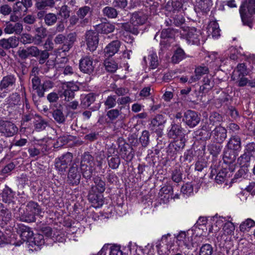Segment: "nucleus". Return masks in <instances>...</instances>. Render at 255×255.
Segmentation results:
<instances>
[{
	"label": "nucleus",
	"instance_id": "nucleus-15",
	"mask_svg": "<svg viewBox=\"0 0 255 255\" xmlns=\"http://www.w3.org/2000/svg\"><path fill=\"white\" fill-rule=\"evenodd\" d=\"M184 129L180 125L176 124L172 122L170 129L168 130L167 135L170 138L175 139L177 137H184Z\"/></svg>",
	"mask_w": 255,
	"mask_h": 255
},
{
	"label": "nucleus",
	"instance_id": "nucleus-5",
	"mask_svg": "<svg viewBox=\"0 0 255 255\" xmlns=\"http://www.w3.org/2000/svg\"><path fill=\"white\" fill-rule=\"evenodd\" d=\"M76 39L75 33H70L66 36L62 34L56 35L54 39V43L56 45H62L58 50H61L63 52L68 51L73 46Z\"/></svg>",
	"mask_w": 255,
	"mask_h": 255
},
{
	"label": "nucleus",
	"instance_id": "nucleus-51",
	"mask_svg": "<svg viewBox=\"0 0 255 255\" xmlns=\"http://www.w3.org/2000/svg\"><path fill=\"white\" fill-rule=\"evenodd\" d=\"M122 27L127 31L133 34L136 35L138 33L137 25H133L130 22V23H123Z\"/></svg>",
	"mask_w": 255,
	"mask_h": 255
},
{
	"label": "nucleus",
	"instance_id": "nucleus-31",
	"mask_svg": "<svg viewBox=\"0 0 255 255\" xmlns=\"http://www.w3.org/2000/svg\"><path fill=\"white\" fill-rule=\"evenodd\" d=\"M166 122L165 118L162 115H157L151 121L150 128L154 130V128L159 127L163 126Z\"/></svg>",
	"mask_w": 255,
	"mask_h": 255
},
{
	"label": "nucleus",
	"instance_id": "nucleus-44",
	"mask_svg": "<svg viewBox=\"0 0 255 255\" xmlns=\"http://www.w3.org/2000/svg\"><path fill=\"white\" fill-rule=\"evenodd\" d=\"M213 253V247L209 244H205L200 247L199 255H212Z\"/></svg>",
	"mask_w": 255,
	"mask_h": 255
},
{
	"label": "nucleus",
	"instance_id": "nucleus-14",
	"mask_svg": "<svg viewBox=\"0 0 255 255\" xmlns=\"http://www.w3.org/2000/svg\"><path fill=\"white\" fill-rule=\"evenodd\" d=\"M200 30L195 27L190 28L186 34V40L189 44L198 45L200 43L201 37Z\"/></svg>",
	"mask_w": 255,
	"mask_h": 255
},
{
	"label": "nucleus",
	"instance_id": "nucleus-9",
	"mask_svg": "<svg viewBox=\"0 0 255 255\" xmlns=\"http://www.w3.org/2000/svg\"><path fill=\"white\" fill-rule=\"evenodd\" d=\"M18 131V128L12 122L0 120V132L6 137L14 135Z\"/></svg>",
	"mask_w": 255,
	"mask_h": 255
},
{
	"label": "nucleus",
	"instance_id": "nucleus-29",
	"mask_svg": "<svg viewBox=\"0 0 255 255\" xmlns=\"http://www.w3.org/2000/svg\"><path fill=\"white\" fill-rule=\"evenodd\" d=\"M223 121L222 116L217 112H213L211 114L209 117V120L208 126L211 125L212 126L218 127V125Z\"/></svg>",
	"mask_w": 255,
	"mask_h": 255
},
{
	"label": "nucleus",
	"instance_id": "nucleus-7",
	"mask_svg": "<svg viewBox=\"0 0 255 255\" xmlns=\"http://www.w3.org/2000/svg\"><path fill=\"white\" fill-rule=\"evenodd\" d=\"M73 159V154L66 152L55 160V166L59 172H64L70 164Z\"/></svg>",
	"mask_w": 255,
	"mask_h": 255
},
{
	"label": "nucleus",
	"instance_id": "nucleus-23",
	"mask_svg": "<svg viewBox=\"0 0 255 255\" xmlns=\"http://www.w3.org/2000/svg\"><path fill=\"white\" fill-rule=\"evenodd\" d=\"M95 29L98 32L108 34L114 31L115 26L109 22L101 23L95 26Z\"/></svg>",
	"mask_w": 255,
	"mask_h": 255
},
{
	"label": "nucleus",
	"instance_id": "nucleus-17",
	"mask_svg": "<svg viewBox=\"0 0 255 255\" xmlns=\"http://www.w3.org/2000/svg\"><path fill=\"white\" fill-rule=\"evenodd\" d=\"M212 136L214 140L219 143H222L227 138V129L220 126L216 127L212 131Z\"/></svg>",
	"mask_w": 255,
	"mask_h": 255
},
{
	"label": "nucleus",
	"instance_id": "nucleus-34",
	"mask_svg": "<svg viewBox=\"0 0 255 255\" xmlns=\"http://www.w3.org/2000/svg\"><path fill=\"white\" fill-rule=\"evenodd\" d=\"M54 3V0H39L35 3V7L39 10H43L47 7H53Z\"/></svg>",
	"mask_w": 255,
	"mask_h": 255
},
{
	"label": "nucleus",
	"instance_id": "nucleus-30",
	"mask_svg": "<svg viewBox=\"0 0 255 255\" xmlns=\"http://www.w3.org/2000/svg\"><path fill=\"white\" fill-rule=\"evenodd\" d=\"M237 156L236 151L228 148L226 151H224L223 159L225 162L231 164L235 161Z\"/></svg>",
	"mask_w": 255,
	"mask_h": 255
},
{
	"label": "nucleus",
	"instance_id": "nucleus-8",
	"mask_svg": "<svg viewBox=\"0 0 255 255\" xmlns=\"http://www.w3.org/2000/svg\"><path fill=\"white\" fill-rule=\"evenodd\" d=\"M78 167L79 165L74 161L69 169L67 181L71 185H78L80 182L81 175Z\"/></svg>",
	"mask_w": 255,
	"mask_h": 255
},
{
	"label": "nucleus",
	"instance_id": "nucleus-61",
	"mask_svg": "<svg viewBox=\"0 0 255 255\" xmlns=\"http://www.w3.org/2000/svg\"><path fill=\"white\" fill-rule=\"evenodd\" d=\"M223 229L226 234L231 235L235 230V226L232 222L228 221L225 223Z\"/></svg>",
	"mask_w": 255,
	"mask_h": 255
},
{
	"label": "nucleus",
	"instance_id": "nucleus-4",
	"mask_svg": "<svg viewBox=\"0 0 255 255\" xmlns=\"http://www.w3.org/2000/svg\"><path fill=\"white\" fill-rule=\"evenodd\" d=\"M145 7L144 13L143 11H137L133 13L130 17V22L133 25H138L143 24L147 19V15L151 13H154L155 11V5L153 4V2L150 0L149 2H145L144 4Z\"/></svg>",
	"mask_w": 255,
	"mask_h": 255
},
{
	"label": "nucleus",
	"instance_id": "nucleus-49",
	"mask_svg": "<svg viewBox=\"0 0 255 255\" xmlns=\"http://www.w3.org/2000/svg\"><path fill=\"white\" fill-rule=\"evenodd\" d=\"M149 132L146 130H144L142 132L141 135L139 138V141L144 147H146L149 143Z\"/></svg>",
	"mask_w": 255,
	"mask_h": 255
},
{
	"label": "nucleus",
	"instance_id": "nucleus-58",
	"mask_svg": "<svg viewBox=\"0 0 255 255\" xmlns=\"http://www.w3.org/2000/svg\"><path fill=\"white\" fill-rule=\"evenodd\" d=\"M112 90L114 91L118 96H123L128 93V90L127 88L123 87L117 88L115 84L112 87Z\"/></svg>",
	"mask_w": 255,
	"mask_h": 255
},
{
	"label": "nucleus",
	"instance_id": "nucleus-62",
	"mask_svg": "<svg viewBox=\"0 0 255 255\" xmlns=\"http://www.w3.org/2000/svg\"><path fill=\"white\" fill-rule=\"evenodd\" d=\"M31 82L32 85V88L36 90V93L38 94L39 89H41V84L40 83V79L36 76H34L31 79Z\"/></svg>",
	"mask_w": 255,
	"mask_h": 255
},
{
	"label": "nucleus",
	"instance_id": "nucleus-47",
	"mask_svg": "<svg viewBox=\"0 0 255 255\" xmlns=\"http://www.w3.org/2000/svg\"><path fill=\"white\" fill-rule=\"evenodd\" d=\"M222 147L219 144L212 143L208 146V150L211 154L216 156L220 153Z\"/></svg>",
	"mask_w": 255,
	"mask_h": 255
},
{
	"label": "nucleus",
	"instance_id": "nucleus-54",
	"mask_svg": "<svg viewBox=\"0 0 255 255\" xmlns=\"http://www.w3.org/2000/svg\"><path fill=\"white\" fill-rule=\"evenodd\" d=\"M173 191L172 187L170 185L164 186L160 190L159 194L161 197L164 196V198L168 199L170 196V192Z\"/></svg>",
	"mask_w": 255,
	"mask_h": 255
},
{
	"label": "nucleus",
	"instance_id": "nucleus-60",
	"mask_svg": "<svg viewBox=\"0 0 255 255\" xmlns=\"http://www.w3.org/2000/svg\"><path fill=\"white\" fill-rule=\"evenodd\" d=\"M181 192L183 194L189 196L193 192V187L190 183H186L182 186Z\"/></svg>",
	"mask_w": 255,
	"mask_h": 255
},
{
	"label": "nucleus",
	"instance_id": "nucleus-26",
	"mask_svg": "<svg viewBox=\"0 0 255 255\" xmlns=\"http://www.w3.org/2000/svg\"><path fill=\"white\" fill-rule=\"evenodd\" d=\"M176 239L178 242V246H184L187 249L190 248V239L187 237V233L184 231L180 232L176 236Z\"/></svg>",
	"mask_w": 255,
	"mask_h": 255
},
{
	"label": "nucleus",
	"instance_id": "nucleus-42",
	"mask_svg": "<svg viewBox=\"0 0 255 255\" xmlns=\"http://www.w3.org/2000/svg\"><path fill=\"white\" fill-rule=\"evenodd\" d=\"M105 16L110 18H116L118 15L117 10L113 7L106 6L103 9Z\"/></svg>",
	"mask_w": 255,
	"mask_h": 255
},
{
	"label": "nucleus",
	"instance_id": "nucleus-43",
	"mask_svg": "<svg viewBox=\"0 0 255 255\" xmlns=\"http://www.w3.org/2000/svg\"><path fill=\"white\" fill-rule=\"evenodd\" d=\"M37 117L38 119L34 122V128L37 131H39L45 129L48 125V123L41 117L37 116Z\"/></svg>",
	"mask_w": 255,
	"mask_h": 255
},
{
	"label": "nucleus",
	"instance_id": "nucleus-41",
	"mask_svg": "<svg viewBox=\"0 0 255 255\" xmlns=\"http://www.w3.org/2000/svg\"><path fill=\"white\" fill-rule=\"evenodd\" d=\"M53 84L50 80L44 81L42 84L41 89H39L38 92V96L39 97H43L44 95V92L53 87Z\"/></svg>",
	"mask_w": 255,
	"mask_h": 255
},
{
	"label": "nucleus",
	"instance_id": "nucleus-21",
	"mask_svg": "<svg viewBox=\"0 0 255 255\" xmlns=\"http://www.w3.org/2000/svg\"><path fill=\"white\" fill-rule=\"evenodd\" d=\"M15 81L16 78L13 75H9L3 77L0 83V90H8L12 88L15 85Z\"/></svg>",
	"mask_w": 255,
	"mask_h": 255
},
{
	"label": "nucleus",
	"instance_id": "nucleus-28",
	"mask_svg": "<svg viewBox=\"0 0 255 255\" xmlns=\"http://www.w3.org/2000/svg\"><path fill=\"white\" fill-rule=\"evenodd\" d=\"M25 208L35 216L39 215L41 212L40 206L37 203L33 201L28 202Z\"/></svg>",
	"mask_w": 255,
	"mask_h": 255
},
{
	"label": "nucleus",
	"instance_id": "nucleus-13",
	"mask_svg": "<svg viewBox=\"0 0 255 255\" xmlns=\"http://www.w3.org/2000/svg\"><path fill=\"white\" fill-rule=\"evenodd\" d=\"M211 0H196L195 10L197 13L206 14L210 10Z\"/></svg>",
	"mask_w": 255,
	"mask_h": 255
},
{
	"label": "nucleus",
	"instance_id": "nucleus-55",
	"mask_svg": "<svg viewBox=\"0 0 255 255\" xmlns=\"http://www.w3.org/2000/svg\"><path fill=\"white\" fill-rule=\"evenodd\" d=\"M255 224L254 221L251 219H248L240 225V230L243 232L249 230L254 226Z\"/></svg>",
	"mask_w": 255,
	"mask_h": 255
},
{
	"label": "nucleus",
	"instance_id": "nucleus-10",
	"mask_svg": "<svg viewBox=\"0 0 255 255\" xmlns=\"http://www.w3.org/2000/svg\"><path fill=\"white\" fill-rule=\"evenodd\" d=\"M92 13V9L88 6H82L77 11V15L80 19V23L82 26L89 23Z\"/></svg>",
	"mask_w": 255,
	"mask_h": 255
},
{
	"label": "nucleus",
	"instance_id": "nucleus-63",
	"mask_svg": "<svg viewBox=\"0 0 255 255\" xmlns=\"http://www.w3.org/2000/svg\"><path fill=\"white\" fill-rule=\"evenodd\" d=\"M58 14L61 17L67 19L70 16V10L67 5H63L61 7Z\"/></svg>",
	"mask_w": 255,
	"mask_h": 255
},
{
	"label": "nucleus",
	"instance_id": "nucleus-19",
	"mask_svg": "<svg viewBox=\"0 0 255 255\" xmlns=\"http://www.w3.org/2000/svg\"><path fill=\"white\" fill-rule=\"evenodd\" d=\"M185 145V139L184 137L180 138L169 144L168 151L171 154H175L182 150Z\"/></svg>",
	"mask_w": 255,
	"mask_h": 255
},
{
	"label": "nucleus",
	"instance_id": "nucleus-57",
	"mask_svg": "<svg viewBox=\"0 0 255 255\" xmlns=\"http://www.w3.org/2000/svg\"><path fill=\"white\" fill-rule=\"evenodd\" d=\"M182 172L179 169H174L172 173V179L176 183H179L182 180Z\"/></svg>",
	"mask_w": 255,
	"mask_h": 255
},
{
	"label": "nucleus",
	"instance_id": "nucleus-2",
	"mask_svg": "<svg viewBox=\"0 0 255 255\" xmlns=\"http://www.w3.org/2000/svg\"><path fill=\"white\" fill-rule=\"evenodd\" d=\"M36 34L32 36L29 33H23L20 37V41L23 44L33 43L35 45H41L44 39L47 36V30L43 27H35Z\"/></svg>",
	"mask_w": 255,
	"mask_h": 255
},
{
	"label": "nucleus",
	"instance_id": "nucleus-56",
	"mask_svg": "<svg viewBox=\"0 0 255 255\" xmlns=\"http://www.w3.org/2000/svg\"><path fill=\"white\" fill-rule=\"evenodd\" d=\"M31 242H33L35 245L39 246L45 243L43 235L41 233L36 234L35 236L32 237Z\"/></svg>",
	"mask_w": 255,
	"mask_h": 255
},
{
	"label": "nucleus",
	"instance_id": "nucleus-46",
	"mask_svg": "<svg viewBox=\"0 0 255 255\" xmlns=\"http://www.w3.org/2000/svg\"><path fill=\"white\" fill-rule=\"evenodd\" d=\"M209 31L211 33L212 36L217 38L220 36V29L218 23L216 22H212L209 25Z\"/></svg>",
	"mask_w": 255,
	"mask_h": 255
},
{
	"label": "nucleus",
	"instance_id": "nucleus-48",
	"mask_svg": "<svg viewBox=\"0 0 255 255\" xmlns=\"http://www.w3.org/2000/svg\"><path fill=\"white\" fill-rule=\"evenodd\" d=\"M99 62L97 56L94 55H86L80 59L79 64H93V63Z\"/></svg>",
	"mask_w": 255,
	"mask_h": 255
},
{
	"label": "nucleus",
	"instance_id": "nucleus-50",
	"mask_svg": "<svg viewBox=\"0 0 255 255\" xmlns=\"http://www.w3.org/2000/svg\"><path fill=\"white\" fill-rule=\"evenodd\" d=\"M57 16L52 13H48L44 16V21L48 26H51L57 21Z\"/></svg>",
	"mask_w": 255,
	"mask_h": 255
},
{
	"label": "nucleus",
	"instance_id": "nucleus-52",
	"mask_svg": "<svg viewBox=\"0 0 255 255\" xmlns=\"http://www.w3.org/2000/svg\"><path fill=\"white\" fill-rule=\"evenodd\" d=\"M209 72V68L205 65H199L195 69V74L200 78L205 74H208Z\"/></svg>",
	"mask_w": 255,
	"mask_h": 255
},
{
	"label": "nucleus",
	"instance_id": "nucleus-40",
	"mask_svg": "<svg viewBox=\"0 0 255 255\" xmlns=\"http://www.w3.org/2000/svg\"><path fill=\"white\" fill-rule=\"evenodd\" d=\"M218 53L217 52H213L208 56L205 57V60L207 63H212L213 62H225L227 63V61H225V59L223 58H219L217 57Z\"/></svg>",
	"mask_w": 255,
	"mask_h": 255
},
{
	"label": "nucleus",
	"instance_id": "nucleus-35",
	"mask_svg": "<svg viewBox=\"0 0 255 255\" xmlns=\"http://www.w3.org/2000/svg\"><path fill=\"white\" fill-rule=\"evenodd\" d=\"M103 196L101 195L89 194V200L93 204L96 205V207H101L104 204Z\"/></svg>",
	"mask_w": 255,
	"mask_h": 255
},
{
	"label": "nucleus",
	"instance_id": "nucleus-33",
	"mask_svg": "<svg viewBox=\"0 0 255 255\" xmlns=\"http://www.w3.org/2000/svg\"><path fill=\"white\" fill-rule=\"evenodd\" d=\"M95 99L96 96L93 93H90L82 99L81 105L84 108H87L95 101Z\"/></svg>",
	"mask_w": 255,
	"mask_h": 255
},
{
	"label": "nucleus",
	"instance_id": "nucleus-32",
	"mask_svg": "<svg viewBox=\"0 0 255 255\" xmlns=\"http://www.w3.org/2000/svg\"><path fill=\"white\" fill-rule=\"evenodd\" d=\"M93 180L95 185L93 186L92 189H94V188H96V189L99 193H103L106 189L105 182L101 177L98 176L94 178Z\"/></svg>",
	"mask_w": 255,
	"mask_h": 255
},
{
	"label": "nucleus",
	"instance_id": "nucleus-3",
	"mask_svg": "<svg viewBox=\"0 0 255 255\" xmlns=\"http://www.w3.org/2000/svg\"><path fill=\"white\" fill-rule=\"evenodd\" d=\"M80 169L83 177L90 179L95 169L94 157L89 152H85L81 156Z\"/></svg>",
	"mask_w": 255,
	"mask_h": 255
},
{
	"label": "nucleus",
	"instance_id": "nucleus-36",
	"mask_svg": "<svg viewBox=\"0 0 255 255\" xmlns=\"http://www.w3.org/2000/svg\"><path fill=\"white\" fill-rule=\"evenodd\" d=\"M122 108V106L120 108V110L118 109H111L107 112L106 116L111 123H113L119 117Z\"/></svg>",
	"mask_w": 255,
	"mask_h": 255
},
{
	"label": "nucleus",
	"instance_id": "nucleus-39",
	"mask_svg": "<svg viewBox=\"0 0 255 255\" xmlns=\"http://www.w3.org/2000/svg\"><path fill=\"white\" fill-rule=\"evenodd\" d=\"M104 105L106 109H112L116 107L117 105V100L116 95H110L104 101Z\"/></svg>",
	"mask_w": 255,
	"mask_h": 255
},
{
	"label": "nucleus",
	"instance_id": "nucleus-38",
	"mask_svg": "<svg viewBox=\"0 0 255 255\" xmlns=\"http://www.w3.org/2000/svg\"><path fill=\"white\" fill-rule=\"evenodd\" d=\"M185 58L184 51L181 48H178L172 57V61L174 63H177Z\"/></svg>",
	"mask_w": 255,
	"mask_h": 255
},
{
	"label": "nucleus",
	"instance_id": "nucleus-18",
	"mask_svg": "<svg viewBox=\"0 0 255 255\" xmlns=\"http://www.w3.org/2000/svg\"><path fill=\"white\" fill-rule=\"evenodd\" d=\"M14 196L15 192L10 188L5 185L2 192L0 193V201L9 204L14 202Z\"/></svg>",
	"mask_w": 255,
	"mask_h": 255
},
{
	"label": "nucleus",
	"instance_id": "nucleus-11",
	"mask_svg": "<svg viewBox=\"0 0 255 255\" xmlns=\"http://www.w3.org/2000/svg\"><path fill=\"white\" fill-rule=\"evenodd\" d=\"M183 120L190 128H194L199 123L200 117L195 111L188 110L184 113Z\"/></svg>",
	"mask_w": 255,
	"mask_h": 255
},
{
	"label": "nucleus",
	"instance_id": "nucleus-59",
	"mask_svg": "<svg viewBox=\"0 0 255 255\" xmlns=\"http://www.w3.org/2000/svg\"><path fill=\"white\" fill-rule=\"evenodd\" d=\"M227 176L226 171L225 170H221L218 172L215 177V180L217 183L221 184L225 181Z\"/></svg>",
	"mask_w": 255,
	"mask_h": 255
},
{
	"label": "nucleus",
	"instance_id": "nucleus-25",
	"mask_svg": "<svg viewBox=\"0 0 255 255\" xmlns=\"http://www.w3.org/2000/svg\"><path fill=\"white\" fill-rule=\"evenodd\" d=\"M128 149H132L129 144L124 143L120 149L122 157L126 160H131L134 156V153L132 151H129Z\"/></svg>",
	"mask_w": 255,
	"mask_h": 255
},
{
	"label": "nucleus",
	"instance_id": "nucleus-27",
	"mask_svg": "<svg viewBox=\"0 0 255 255\" xmlns=\"http://www.w3.org/2000/svg\"><path fill=\"white\" fill-rule=\"evenodd\" d=\"M52 114L53 119L57 123L64 124L66 116L64 114L62 109H56L53 110Z\"/></svg>",
	"mask_w": 255,
	"mask_h": 255
},
{
	"label": "nucleus",
	"instance_id": "nucleus-12",
	"mask_svg": "<svg viewBox=\"0 0 255 255\" xmlns=\"http://www.w3.org/2000/svg\"><path fill=\"white\" fill-rule=\"evenodd\" d=\"M86 41L87 46L90 51H94L99 43V35L97 32L93 30L87 31L86 33Z\"/></svg>",
	"mask_w": 255,
	"mask_h": 255
},
{
	"label": "nucleus",
	"instance_id": "nucleus-20",
	"mask_svg": "<svg viewBox=\"0 0 255 255\" xmlns=\"http://www.w3.org/2000/svg\"><path fill=\"white\" fill-rule=\"evenodd\" d=\"M121 42L119 40H114L110 43L105 48L104 52L107 57L113 56L119 50Z\"/></svg>",
	"mask_w": 255,
	"mask_h": 255
},
{
	"label": "nucleus",
	"instance_id": "nucleus-45",
	"mask_svg": "<svg viewBox=\"0 0 255 255\" xmlns=\"http://www.w3.org/2000/svg\"><path fill=\"white\" fill-rule=\"evenodd\" d=\"M251 156L248 153H244L238 159V163L241 166V167L245 168L248 167V162L250 161Z\"/></svg>",
	"mask_w": 255,
	"mask_h": 255
},
{
	"label": "nucleus",
	"instance_id": "nucleus-64",
	"mask_svg": "<svg viewBox=\"0 0 255 255\" xmlns=\"http://www.w3.org/2000/svg\"><path fill=\"white\" fill-rule=\"evenodd\" d=\"M99 137V132L94 131L91 132L85 135L84 139L90 142H93L98 139Z\"/></svg>",
	"mask_w": 255,
	"mask_h": 255
},
{
	"label": "nucleus",
	"instance_id": "nucleus-6",
	"mask_svg": "<svg viewBox=\"0 0 255 255\" xmlns=\"http://www.w3.org/2000/svg\"><path fill=\"white\" fill-rule=\"evenodd\" d=\"M79 90V87L74 83L67 82L63 83L62 86V91L60 94V97H64V100L70 102L75 97V92Z\"/></svg>",
	"mask_w": 255,
	"mask_h": 255
},
{
	"label": "nucleus",
	"instance_id": "nucleus-22",
	"mask_svg": "<svg viewBox=\"0 0 255 255\" xmlns=\"http://www.w3.org/2000/svg\"><path fill=\"white\" fill-rule=\"evenodd\" d=\"M19 218L20 221L26 223L34 222L36 221L35 216L26 208L19 210Z\"/></svg>",
	"mask_w": 255,
	"mask_h": 255
},
{
	"label": "nucleus",
	"instance_id": "nucleus-53",
	"mask_svg": "<svg viewBox=\"0 0 255 255\" xmlns=\"http://www.w3.org/2000/svg\"><path fill=\"white\" fill-rule=\"evenodd\" d=\"M143 60L145 63L149 62L150 64H155L158 62L157 54L153 51L150 52L147 57H144Z\"/></svg>",
	"mask_w": 255,
	"mask_h": 255
},
{
	"label": "nucleus",
	"instance_id": "nucleus-16",
	"mask_svg": "<svg viewBox=\"0 0 255 255\" xmlns=\"http://www.w3.org/2000/svg\"><path fill=\"white\" fill-rule=\"evenodd\" d=\"M17 232L23 242H31L33 237V233L31 228L24 225H19Z\"/></svg>",
	"mask_w": 255,
	"mask_h": 255
},
{
	"label": "nucleus",
	"instance_id": "nucleus-37",
	"mask_svg": "<svg viewBox=\"0 0 255 255\" xmlns=\"http://www.w3.org/2000/svg\"><path fill=\"white\" fill-rule=\"evenodd\" d=\"M108 161L109 167L113 169L118 168L121 163V159L118 155L114 156L108 155Z\"/></svg>",
	"mask_w": 255,
	"mask_h": 255
},
{
	"label": "nucleus",
	"instance_id": "nucleus-24",
	"mask_svg": "<svg viewBox=\"0 0 255 255\" xmlns=\"http://www.w3.org/2000/svg\"><path fill=\"white\" fill-rule=\"evenodd\" d=\"M228 148L236 151L240 150L241 147V138L237 135L232 136L227 143Z\"/></svg>",
	"mask_w": 255,
	"mask_h": 255
},
{
	"label": "nucleus",
	"instance_id": "nucleus-1",
	"mask_svg": "<svg viewBox=\"0 0 255 255\" xmlns=\"http://www.w3.org/2000/svg\"><path fill=\"white\" fill-rule=\"evenodd\" d=\"M239 12L243 24L252 28L253 27L252 17L255 13V0H246L241 5Z\"/></svg>",
	"mask_w": 255,
	"mask_h": 255
}]
</instances>
